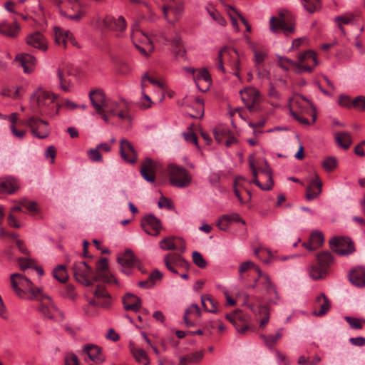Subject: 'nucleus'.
Instances as JSON below:
<instances>
[{
	"mask_svg": "<svg viewBox=\"0 0 365 365\" xmlns=\"http://www.w3.org/2000/svg\"><path fill=\"white\" fill-rule=\"evenodd\" d=\"M193 314L197 317H200L201 316V311L200 307L196 304H191L185 312L183 315V320L187 327H194L195 323L189 319V315Z\"/></svg>",
	"mask_w": 365,
	"mask_h": 365,
	"instance_id": "ea45409f",
	"label": "nucleus"
},
{
	"mask_svg": "<svg viewBox=\"0 0 365 365\" xmlns=\"http://www.w3.org/2000/svg\"><path fill=\"white\" fill-rule=\"evenodd\" d=\"M120 108V109L116 112L115 115L120 119L128 120L129 122H131L132 117L129 113V107L128 103L123 101L122 106Z\"/></svg>",
	"mask_w": 365,
	"mask_h": 365,
	"instance_id": "5fc2aeb1",
	"label": "nucleus"
},
{
	"mask_svg": "<svg viewBox=\"0 0 365 365\" xmlns=\"http://www.w3.org/2000/svg\"><path fill=\"white\" fill-rule=\"evenodd\" d=\"M157 40L163 44H171L172 51L177 58H184L185 51L182 45L181 38L178 34L171 36L164 32L160 33L157 36Z\"/></svg>",
	"mask_w": 365,
	"mask_h": 365,
	"instance_id": "1a4fd4ad",
	"label": "nucleus"
},
{
	"mask_svg": "<svg viewBox=\"0 0 365 365\" xmlns=\"http://www.w3.org/2000/svg\"><path fill=\"white\" fill-rule=\"evenodd\" d=\"M232 53L237 55V52L235 49L227 46H225L219 51L217 57L216 58V67L222 73H225V68L223 66V58L225 57V56H232Z\"/></svg>",
	"mask_w": 365,
	"mask_h": 365,
	"instance_id": "c9c22d12",
	"label": "nucleus"
},
{
	"mask_svg": "<svg viewBox=\"0 0 365 365\" xmlns=\"http://www.w3.org/2000/svg\"><path fill=\"white\" fill-rule=\"evenodd\" d=\"M18 188V182L14 178L9 177L0 182V192L2 193H13Z\"/></svg>",
	"mask_w": 365,
	"mask_h": 365,
	"instance_id": "e433bc0d",
	"label": "nucleus"
},
{
	"mask_svg": "<svg viewBox=\"0 0 365 365\" xmlns=\"http://www.w3.org/2000/svg\"><path fill=\"white\" fill-rule=\"evenodd\" d=\"M308 272L314 280L322 279L328 274V270L318 263L311 264L308 267Z\"/></svg>",
	"mask_w": 365,
	"mask_h": 365,
	"instance_id": "4c0bfd02",
	"label": "nucleus"
},
{
	"mask_svg": "<svg viewBox=\"0 0 365 365\" xmlns=\"http://www.w3.org/2000/svg\"><path fill=\"white\" fill-rule=\"evenodd\" d=\"M26 43L28 45L42 51L47 49L46 40L40 32H36L28 36Z\"/></svg>",
	"mask_w": 365,
	"mask_h": 365,
	"instance_id": "c756f323",
	"label": "nucleus"
},
{
	"mask_svg": "<svg viewBox=\"0 0 365 365\" xmlns=\"http://www.w3.org/2000/svg\"><path fill=\"white\" fill-rule=\"evenodd\" d=\"M201 300L202 304L207 312L210 313L217 312V303L210 296H202Z\"/></svg>",
	"mask_w": 365,
	"mask_h": 365,
	"instance_id": "3c124183",
	"label": "nucleus"
},
{
	"mask_svg": "<svg viewBox=\"0 0 365 365\" xmlns=\"http://www.w3.org/2000/svg\"><path fill=\"white\" fill-rule=\"evenodd\" d=\"M29 128L32 134L40 139L47 138L51 130L48 123L36 115L30 117Z\"/></svg>",
	"mask_w": 365,
	"mask_h": 365,
	"instance_id": "9d476101",
	"label": "nucleus"
},
{
	"mask_svg": "<svg viewBox=\"0 0 365 365\" xmlns=\"http://www.w3.org/2000/svg\"><path fill=\"white\" fill-rule=\"evenodd\" d=\"M193 314L197 317H200L201 316V311L200 307L196 304H191L185 312L183 315V320L187 327H194L195 323L189 319V315Z\"/></svg>",
	"mask_w": 365,
	"mask_h": 365,
	"instance_id": "a19ab883",
	"label": "nucleus"
},
{
	"mask_svg": "<svg viewBox=\"0 0 365 365\" xmlns=\"http://www.w3.org/2000/svg\"><path fill=\"white\" fill-rule=\"evenodd\" d=\"M123 268H131L138 264V260L130 250H127L117 258Z\"/></svg>",
	"mask_w": 365,
	"mask_h": 365,
	"instance_id": "c85d7f7f",
	"label": "nucleus"
},
{
	"mask_svg": "<svg viewBox=\"0 0 365 365\" xmlns=\"http://www.w3.org/2000/svg\"><path fill=\"white\" fill-rule=\"evenodd\" d=\"M350 282L359 287H365V268L357 267L351 269L349 274Z\"/></svg>",
	"mask_w": 365,
	"mask_h": 365,
	"instance_id": "cd10ccee",
	"label": "nucleus"
},
{
	"mask_svg": "<svg viewBox=\"0 0 365 365\" xmlns=\"http://www.w3.org/2000/svg\"><path fill=\"white\" fill-rule=\"evenodd\" d=\"M322 165L326 171H332L336 167V159L334 157L327 158L322 163Z\"/></svg>",
	"mask_w": 365,
	"mask_h": 365,
	"instance_id": "338daca9",
	"label": "nucleus"
},
{
	"mask_svg": "<svg viewBox=\"0 0 365 365\" xmlns=\"http://www.w3.org/2000/svg\"><path fill=\"white\" fill-rule=\"evenodd\" d=\"M69 31H64L58 27L54 29V39L56 43L63 48L67 47Z\"/></svg>",
	"mask_w": 365,
	"mask_h": 365,
	"instance_id": "79ce46f5",
	"label": "nucleus"
},
{
	"mask_svg": "<svg viewBox=\"0 0 365 365\" xmlns=\"http://www.w3.org/2000/svg\"><path fill=\"white\" fill-rule=\"evenodd\" d=\"M156 169V163L152 159L148 158L142 162L140 172L144 180L149 182H154Z\"/></svg>",
	"mask_w": 365,
	"mask_h": 365,
	"instance_id": "6ab92c4d",
	"label": "nucleus"
},
{
	"mask_svg": "<svg viewBox=\"0 0 365 365\" xmlns=\"http://www.w3.org/2000/svg\"><path fill=\"white\" fill-rule=\"evenodd\" d=\"M174 237H168L163 239L159 242L160 247L163 250H173L176 249V245L173 242Z\"/></svg>",
	"mask_w": 365,
	"mask_h": 365,
	"instance_id": "6e6d98bb",
	"label": "nucleus"
},
{
	"mask_svg": "<svg viewBox=\"0 0 365 365\" xmlns=\"http://www.w3.org/2000/svg\"><path fill=\"white\" fill-rule=\"evenodd\" d=\"M321 358L318 355H315L312 360L304 356H301L298 359V364L301 365H316L319 363Z\"/></svg>",
	"mask_w": 365,
	"mask_h": 365,
	"instance_id": "774afa93",
	"label": "nucleus"
},
{
	"mask_svg": "<svg viewBox=\"0 0 365 365\" xmlns=\"http://www.w3.org/2000/svg\"><path fill=\"white\" fill-rule=\"evenodd\" d=\"M344 319L353 329H361L363 328L361 319L353 317H345Z\"/></svg>",
	"mask_w": 365,
	"mask_h": 365,
	"instance_id": "0e129e2a",
	"label": "nucleus"
},
{
	"mask_svg": "<svg viewBox=\"0 0 365 365\" xmlns=\"http://www.w3.org/2000/svg\"><path fill=\"white\" fill-rule=\"evenodd\" d=\"M56 98V96L53 95L51 97L48 92L38 89L31 96V101L32 103H36L39 108L52 104V106L56 108V114H57L58 108L57 104L54 103Z\"/></svg>",
	"mask_w": 365,
	"mask_h": 365,
	"instance_id": "2eb2a0df",
	"label": "nucleus"
},
{
	"mask_svg": "<svg viewBox=\"0 0 365 365\" xmlns=\"http://www.w3.org/2000/svg\"><path fill=\"white\" fill-rule=\"evenodd\" d=\"M352 108L359 111H365V96H358L353 99Z\"/></svg>",
	"mask_w": 365,
	"mask_h": 365,
	"instance_id": "bf43d9fd",
	"label": "nucleus"
},
{
	"mask_svg": "<svg viewBox=\"0 0 365 365\" xmlns=\"http://www.w3.org/2000/svg\"><path fill=\"white\" fill-rule=\"evenodd\" d=\"M164 261H167L177 267L184 268L185 270H188L190 267V263L177 253L167 254L164 257Z\"/></svg>",
	"mask_w": 365,
	"mask_h": 365,
	"instance_id": "2f4dec72",
	"label": "nucleus"
},
{
	"mask_svg": "<svg viewBox=\"0 0 365 365\" xmlns=\"http://www.w3.org/2000/svg\"><path fill=\"white\" fill-rule=\"evenodd\" d=\"M317 260L319 265L329 270L330 266L334 263V257L329 251H323L317 255Z\"/></svg>",
	"mask_w": 365,
	"mask_h": 365,
	"instance_id": "37998d69",
	"label": "nucleus"
},
{
	"mask_svg": "<svg viewBox=\"0 0 365 365\" xmlns=\"http://www.w3.org/2000/svg\"><path fill=\"white\" fill-rule=\"evenodd\" d=\"M15 60L19 61L26 73L31 71V67L36 63V58L29 53H19L16 56Z\"/></svg>",
	"mask_w": 365,
	"mask_h": 365,
	"instance_id": "72a5a7b5",
	"label": "nucleus"
},
{
	"mask_svg": "<svg viewBox=\"0 0 365 365\" xmlns=\"http://www.w3.org/2000/svg\"><path fill=\"white\" fill-rule=\"evenodd\" d=\"M279 18L272 16L269 19L270 30L274 33L283 31L285 34L294 31V18L288 11H281Z\"/></svg>",
	"mask_w": 365,
	"mask_h": 365,
	"instance_id": "f03ea898",
	"label": "nucleus"
},
{
	"mask_svg": "<svg viewBox=\"0 0 365 365\" xmlns=\"http://www.w3.org/2000/svg\"><path fill=\"white\" fill-rule=\"evenodd\" d=\"M250 169L252 173V175L254 176L253 180L250 182L252 183L255 184L257 186H258L261 190H271V182H266L264 184L261 183L258 179H257V170L252 162H250Z\"/></svg>",
	"mask_w": 365,
	"mask_h": 365,
	"instance_id": "8fccbe9b",
	"label": "nucleus"
},
{
	"mask_svg": "<svg viewBox=\"0 0 365 365\" xmlns=\"http://www.w3.org/2000/svg\"><path fill=\"white\" fill-rule=\"evenodd\" d=\"M73 75H74V71L73 68L68 66L58 68V69L57 70V77L59 80L61 88L63 91L68 92L70 91V88L71 86V81L65 80V76L70 77Z\"/></svg>",
	"mask_w": 365,
	"mask_h": 365,
	"instance_id": "b1692460",
	"label": "nucleus"
},
{
	"mask_svg": "<svg viewBox=\"0 0 365 365\" xmlns=\"http://www.w3.org/2000/svg\"><path fill=\"white\" fill-rule=\"evenodd\" d=\"M107 107H105V111H106L109 115L114 116L116 114V112L120 109L122 106V102L118 103L117 102L113 101H108Z\"/></svg>",
	"mask_w": 365,
	"mask_h": 365,
	"instance_id": "69168bd1",
	"label": "nucleus"
},
{
	"mask_svg": "<svg viewBox=\"0 0 365 365\" xmlns=\"http://www.w3.org/2000/svg\"><path fill=\"white\" fill-rule=\"evenodd\" d=\"M168 174L170 184L175 187L184 188L191 183L192 176L183 167L170 165L168 166Z\"/></svg>",
	"mask_w": 365,
	"mask_h": 365,
	"instance_id": "20e7f679",
	"label": "nucleus"
},
{
	"mask_svg": "<svg viewBox=\"0 0 365 365\" xmlns=\"http://www.w3.org/2000/svg\"><path fill=\"white\" fill-rule=\"evenodd\" d=\"M131 39L135 48L144 56H148L149 53L154 50L150 38L141 31L133 30Z\"/></svg>",
	"mask_w": 365,
	"mask_h": 365,
	"instance_id": "6e6552de",
	"label": "nucleus"
},
{
	"mask_svg": "<svg viewBox=\"0 0 365 365\" xmlns=\"http://www.w3.org/2000/svg\"><path fill=\"white\" fill-rule=\"evenodd\" d=\"M259 284L266 291L267 295H271L272 293H274V298L270 297L269 303L276 304L279 300V296L275 285L272 282L268 274H264L262 276V278L259 279Z\"/></svg>",
	"mask_w": 365,
	"mask_h": 365,
	"instance_id": "4be33fe9",
	"label": "nucleus"
},
{
	"mask_svg": "<svg viewBox=\"0 0 365 365\" xmlns=\"http://www.w3.org/2000/svg\"><path fill=\"white\" fill-rule=\"evenodd\" d=\"M192 261L196 266L201 269H204L207 267L206 260L204 259L202 255L197 251L192 252Z\"/></svg>",
	"mask_w": 365,
	"mask_h": 365,
	"instance_id": "13d9d810",
	"label": "nucleus"
},
{
	"mask_svg": "<svg viewBox=\"0 0 365 365\" xmlns=\"http://www.w3.org/2000/svg\"><path fill=\"white\" fill-rule=\"evenodd\" d=\"M19 203L31 213L38 210V205L35 201H29L26 198H23L19 201Z\"/></svg>",
	"mask_w": 365,
	"mask_h": 365,
	"instance_id": "052dcab7",
	"label": "nucleus"
},
{
	"mask_svg": "<svg viewBox=\"0 0 365 365\" xmlns=\"http://www.w3.org/2000/svg\"><path fill=\"white\" fill-rule=\"evenodd\" d=\"M231 221L241 222L243 224L245 221L237 213L232 215H223L219 218V225H222L223 222H230Z\"/></svg>",
	"mask_w": 365,
	"mask_h": 365,
	"instance_id": "680f3d73",
	"label": "nucleus"
},
{
	"mask_svg": "<svg viewBox=\"0 0 365 365\" xmlns=\"http://www.w3.org/2000/svg\"><path fill=\"white\" fill-rule=\"evenodd\" d=\"M89 98L92 106L97 113H101L105 111V107H107L108 100L105 93L101 90H94L89 93Z\"/></svg>",
	"mask_w": 365,
	"mask_h": 365,
	"instance_id": "a211bd4d",
	"label": "nucleus"
},
{
	"mask_svg": "<svg viewBox=\"0 0 365 365\" xmlns=\"http://www.w3.org/2000/svg\"><path fill=\"white\" fill-rule=\"evenodd\" d=\"M11 286L19 298L31 300H42L48 297L40 287L34 286V283L26 276L20 273H14L10 276Z\"/></svg>",
	"mask_w": 365,
	"mask_h": 365,
	"instance_id": "f257e3e1",
	"label": "nucleus"
},
{
	"mask_svg": "<svg viewBox=\"0 0 365 365\" xmlns=\"http://www.w3.org/2000/svg\"><path fill=\"white\" fill-rule=\"evenodd\" d=\"M141 303L142 301L138 297L130 293L126 294L123 298V304L126 311L138 312L141 307Z\"/></svg>",
	"mask_w": 365,
	"mask_h": 365,
	"instance_id": "bb28decb",
	"label": "nucleus"
},
{
	"mask_svg": "<svg viewBox=\"0 0 365 365\" xmlns=\"http://www.w3.org/2000/svg\"><path fill=\"white\" fill-rule=\"evenodd\" d=\"M53 276L60 282H66L68 279V274L64 265H58L53 270Z\"/></svg>",
	"mask_w": 365,
	"mask_h": 365,
	"instance_id": "603ef678",
	"label": "nucleus"
},
{
	"mask_svg": "<svg viewBox=\"0 0 365 365\" xmlns=\"http://www.w3.org/2000/svg\"><path fill=\"white\" fill-rule=\"evenodd\" d=\"M120 153L123 160L130 163L137 161V153L130 141L122 139L120 141Z\"/></svg>",
	"mask_w": 365,
	"mask_h": 365,
	"instance_id": "aec40b11",
	"label": "nucleus"
},
{
	"mask_svg": "<svg viewBox=\"0 0 365 365\" xmlns=\"http://www.w3.org/2000/svg\"><path fill=\"white\" fill-rule=\"evenodd\" d=\"M83 351L95 363H101L105 361V356L103 354L101 347L92 344H86Z\"/></svg>",
	"mask_w": 365,
	"mask_h": 365,
	"instance_id": "393cba45",
	"label": "nucleus"
},
{
	"mask_svg": "<svg viewBox=\"0 0 365 365\" xmlns=\"http://www.w3.org/2000/svg\"><path fill=\"white\" fill-rule=\"evenodd\" d=\"M304 9L309 13H314L319 6V0H302Z\"/></svg>",
	"mask_w": 365,
	"mask_h": 365,
	"instance_id": "e2e57ef3",
	"label": "nucleus"
},
{
	"mask_svg": "<svg viewBox=\"0 0 365 365\" xmlns=\"http://www.w3.org/2000/svg\"><path fill=\"white\" fill-rule=\"evenodd\" d=\"M73 273L75 279L82 284L90 287L93 285L94 272L85 262H76L73 264Z\"/></svg>",
	"mask_w": 365,
	"mask_h": 365,
	"instance_id": "39448f33",
	"label": "nucleus"
},
{
	"mask_svg": "<svg viewBox=\"0 0 365 365\" xmlns=\"http://www.w3.org/2000/svg\"><path fill=\"white\" fill-rule=\"evenodd\" d=\"M20 31V26L16 23L9 24L6 21L0 23V34L9 38H15Z\"/></svg>",
	"mask_w": 365,
	"mask_h": 365,
	"instance_id": "7c9ffc66",
	"label": "nucleus"
},
{
	"mask_svg": "<svg viewBox=\"0 0 365 365\" xmlns=\"http://www.w3.org/2000/svg\"><path fill=\"white\" fill-rule=\"evenodd\" d=\"M242 101L250 112L255 111V105L259 101V93L253 88L248 87L240 91Z\"/></svg>",
	"mask_w": 365,
	"mask_h": 365,
	"instance_id": "4468645a",
	"label": "nucleus"
},
{
	"mask_svg": "<svg viewBox=\"0 0 365 365\" xmlns=\"http://www.w3.org/2000/svg\"><path fill=\"white\" fill-rule=\"evenodd\" d=\"M93 280L98 282L103 280L105 282L111 283L113 277L108 270V262L106 257L101 258L96 264V271L94 273Z\"/></svg>",
	"mask_w": 365,
	"mask_h": 365,
	"instance_id": "dca6fc26",
	"label": "nucleus"
},
{
	"mask_svg": "<svg viewBox=\"0 0 365 365\" xmlns=\"http://www.w3.org/2000/svg\"><path fill=\"white\" fill-rule=\"evenodd\" d=\"M143 230L148 235L157 237L162 230L161 221L154 215H145L141 220Z\"/></svg>",
	"mask_w": 365,
	"mask_h": 365,
	"instance_id": "f8f14e48",
	"label": "nucleus"
},
{
	"mask_svg": "<svg viewBox=\"0 0 365 365\" xmlns=\"http://www.w3.org/2000/svg\"><path fill=\"white\" fill-rule=\"evenodd\" d=\"M93 294L97 300L101 301L100 306L103 308L109 307L110 304V296L103 286H97L93 291Z\"/></svg>",
	"mask_w": 365,
	"mask_h": 365,
	"instance_id": "473e14b6",
	"label": "nucleus"
},
{
	"mask_svg": "<svg viewBox=\"0 0 365 365\" xmlns=\"http://www.w3.org/2000/svg\"><path fill=\"white\" fill-rule=\"evenodd\" d=\"M299 61V70L297 73L304 72L312 73L314 67L318 64L316 53L312 51H307L298 56Z\"/></svg>",
	"mask_w": 365,
	"mask_h": 365,
	"instance_id": "9b49d317",
	"label": "nucleus"
},
{
	"mask_svg": "<svg viewBox=\"0 0 365 365\" xmlns=\"http://www.w3.org/2000/svg\"><path fill=\"white\" fill-rule=\"evenodd\" d=\"M206 10L209 13L210 16L217 21L220 25L221 26H225L226 21L225 19L221 16V14L215 9V7L210 4L206 6Z\"/></svg>",
	"mask_w": 365,
	"mask_h": 365,
	"instance_id": "864d4df0",
	"label": "nucleus"
},
{
	"mask_svg": "<svg viewBox=\"0 0 365 365\" xmlns=\"http://www.w3.org/2000/svg\"><path fill=\"white\" fill-rule=\"evenodd\" d=\"M40 301L41 303L38 307L39 312L46 318L53 319L56 317V314L58 313L59 311L51 302V298L48 296V297H44Z\"/></svg>",
	"mask_w": 365,
	"mask_h": 365,
	"instance_id": "5701e85b",
	"label": "nucleus"
},
{
	"mask_svg": "<svg viewBox=\"0 0 365 365\" xmlns=\"http://www.w3.org/2000/svg\"><path fill=\"white\" fill-rule=\"evenodd\" d=\"M309 240L313 245L316 246V249H318L323 244L324 237L321 232L314 231L310 235Z\"/></svg>",
	"mask_w": 365,
	"mask_h": 365,
	"instance_id": "4d7b16f0",
	"label": "nucleus"
},
{
	"mask_svg": "<svg viewBox=\"0 0 365 365\" xmlns=\"http://www.w3.org/2000/svg\"><path fill=\"white\" fill-rule=\"evenodd\" d=\"M53 3L62 16L75 21L81 19L79 0H53Z\"/></svg>",
	"mask_w": 365,
	"mask_h": 365,
	"instance_id": "7ed1b4c3",
	"label": "nucleus"
},
{
	"mask_svg": "<svg viewBox=\"0 0 365 365\" xmlns=\"http://www.w3.org/2000/svg\"><path fill=\"white\" fill-rule=\"evenodd\" d=\"M18 264L21 269L24 271L26 269L34 268L36 270L37 273L42 276L43 270L41 267H36L34 260L26 257H19L18 259Z\"/></svg>",
	"mask_w": 365,
	"mask_h": 365,
	"instance_id": "c03bdc74",
	"label": "nucleus"
},
{
	"mask_svg": "<svg viewBox=\"0 0 365 365\" xmlns=\"http://www.w3.org/2000/svg\"><path fill=\"white\" fill-rule=\"evenodd\" d=\"M316 304L319 306V311H315L314 314L319 317L326 314L331 307V302L324 293H321L320 295L317 297Z\"/></svg>",
	"mask_w": 365,
	"mask_h": 365,
	"instance_id": "f704fd0d",
	"label": "nucleus"
},
{
	"mask_svg": "<svg viewBox=\"0 0 365 365\" xmlns=\"http://www.w3.org/2000/svg\"><path fill=\"white\" fill-rule=\"evenodd\" d=\"M193 78L200 91H207L211 82V77L207 69L200 70L196 75H194Z\"/></svg>",
	"mask_w": 365,
	"mask_h": 365,
	"instance_id": "a878e982",
	"label": "nucleus"
},
{
	"mask_svg": "<svg viewBox=\"0 0 365 365\" xmlns=\"http://www.w3.org/2000/svg\"><path fill=\"white\" fill-rule=\"evenodd\" d=\"M282 337V331L279 329L275 334H270L265 336L262 334L261 338L262 339L265 345L269 349H272L274 344H276Z\"/></svg>",
	"mask_w": 365,
	"mask_h": 365,
	"instance_id": "de8ad7c7",
	"label": "nucleus"
},
{
	"mask_svg": "<svg viewBox=\"0 0 365 365\" xmlns=\"http://www.w3.org/2000/svg\"><path fill=\"white\" fill-rule=\"evenodd\" d=\"M103 25L108 30L115 32L117 37H120L121 34L126 29V22L122 16L115 18L110 15H106L103 19Z\"/></svg>",
	"mask_w": 365,
	"mask_h": 365,
	"instance_id": "ddd939ff",
	"label": "nucleus"
},
{
	"mask_svg": "<svg viewBox=\"0 0 365 365\" xmlns=\"http://www.w3.org/2000/svg\"><path fill=\"white\" fill-rule=\"evenodd\" d=\"M164 5L162 7L165 19L168 23L173 24L178 21L183 11L182 0H163Z\"/></svg>",
	"mask_w": 365,
	"mask_h": 365,
	"instance_id": "423d86ee",
	"label": "nucleus"
},
{
	"mask_svg": "<svg viewBox=\"0 0 365 365\" xmlns=\"http://www.w3.org/2000/svg\"><path fill=\"white\" fill-rule=\"evenodd\" d=\"M250 308L256 314L262 316V318L259 321V326L264 327L268 323L269 319V311L268 309V305H260L257 308H255L253 305H250Z\"/></svg>",
	"mask_w": 365,
	"mask_h": 365,
	"instance_id": "58836bf2",
	"label": "nucleus"
},
{
	"mask_svg": "<svg viewBox=\"0 0 365 365\" xmlns=\"http://www.w3.org/2000/svg\"><path fill=\"white\" fill-rule=\"evenodd\" d=\"M133 356L138 363H142L143 365H149L150 361L148 359L146 352L141 348L133 347L130 349Z\"/></svg>",
	"mask_w": 365,
	"mask_h": 365,
	"instance_id": "49530a36",
	"label": "nucleus"
},
{
	"mask_svg": "<svg viewBox=\"0 0 365 365\" xmlns=\"http://www.w3.org/2000/svg\"><path fill=\"white\" fill-rule=\"evenodd\" d=\"M354 16L351 14H346L344 15L338 16L335 18V22L337 24L341 32L345 35V30L343 27L344 24H353Z\"/></svg>",
	"mask_w": 365,
	"mask_h": 365,
	"instance_id": "09e8293b",
	"label": "nucleus"
},
{
	"mask_svg": "<svg viewBox=\"0 0 365 365\" xmlns=\"http://www.w3.org/2000/svg\"><path fill=\"white\" fill-rule=\"evenodd\" d=\"M322 182L319 175L315 174L314 178L310 181L306 189V199L312 200L316 199L322 192Z\"/></svg>",
	"mask_w": 365,
	"mask_h": 365,
	"instance_id": "412c9836",
	"label": "nucleus"
},
{
	"mask_svg": "<svg viewBox=\"0 0 365 365\" xmlns=\"http://www.w3.org/2000/svg\"><path fill=\"white\" fill-rule=\"evenodd\" d=\"M335 140L337 144L345 150L348 149L352 143L351 135L346 132L336 133Z\"/></svg>",
	"mask_w": 365,
	"mask_h": 365,
	"instance_id": "a18cd8bd",
	"label": "nucleus"
},
{
	"mask_svg": "<svg viewBox=\"0 0 365 365\" xmlns=\"http://www.w3.org/2000/svg\"><path fill=\"white\" fill-rule=\"evenodd\" d=\"M227 319L239 333H244L248 329V323L246 316L240 310H236L225 316Z\"/></svg>",
	"mask_w": 365,
	"mask_h": 365,
	"instance_id": "f3484780",
	"label": "nucleus"
},
{
	"mask_svg": "<svg viewBox=\"0 0 365 365\" xmlns=\"http://www.w3.org/2000/svg\"><path fill=\"white\" fill-rule=\"evenodd\" d=\"M329 246L331 250L339 255H349L355 252L354 242L349 238L336 236L330 239Z\"/></svg>",
	"mask_w": 365,
	"mask_h": 365,
	"instance_id": "0eeeda50",
	"label": "nucleus"
}]
</instances>
